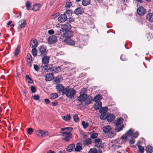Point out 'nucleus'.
Returning <instances> with one entry per match:
<instances>
[{
  "label": "nucleus",
  "instance_id": "nucleus-28",
  "mask_svg": "<svg viewBox=\"0 0 153 153\" xmlns=\"http://www.w3.org/2000/svg\"><path fill=\"white\" fill-rule=\"evenodd\" d=\"M123 119L122 117H120L117 120H115L114 122V123L115 124L116 126H120L123 123Z\"/></svg>",
  "mask_w": 153,
  "mask_h": 153
},
{
  "label": "nucleus",
  "instance_id": "nucleus-3",
  "mask_svg": "<svg viewBox=\"0 0 153 153\" xmlns=\"http://www.w3.org/2000/svg\"><path fill=\"white\" fill-rule=\"evenodd\" d=\"M133 133V131L131 128L125 134V135H123L121 137V138L122 139L123 141L124 142H126L128 138L127 137H130L132 136Z\"/></svg>",
  "mask_w": 153,
  "mask_h": 153
},
{
  "label": "nucleus",
  "instance_id": "nucleus-46",
  "mask_svg": "<svg viewBox=\"0 0 153 153\" xmlns=\"http://www.w3.org/2000/svg\"><path fill=\"white\" fill-rule=\"evenodd\" d=\"M42 130H39L36 131V134L38 137H41V134H42Z\"/></svg>",
  "mask_w": 153,
  "mask_h": 153
},
{
  "label": "nucleus",
  "instance_id": "nucleus-19",
  "mask_svg": "<svg viewBox=\"0 0 153 153\" xmlns=\"http://www.w3.org/2000/svg\"><path fill=\"white\" fill-rule=\"evenodd\" d=\"M115 116L113 114L111 115L110 114H107V119L108 121V122H111L114 120L115 119Z\"/></svg>",
  "mask_w": 153,
  "mask_h": 153
},
{
  "label": "nucleus",
  "instance_id": "nucleus-9",
  "mask_svg": "<svg viewBox=\"0 0 153 153\" xmlns=\"http://www.w3.org/2000/svg\"><path fill=\"white\" fill-rule=\"evenodd\" d=\"M67 16L66 15L65 13H64L63 14H61L58 18V20L60 23L64 22L67 20Z\"/></svg>",
  "mask_w": 153,
  "mask_h": 153
},
{
  "label": "nucleus",
  "instance_id": "nucleus-36",
  "mask_svg": "<svg viewBox=\"0 0 153 153\" xmlns=\"http://www.w3.org/2000/svg\"><path fill=\"white\" fill-rule=\"evenodd\" d=\"M92 100L91 99L90 97H88V96L87 97V98H86L85 101V104L86 105H88L89 104L91 103Z\"/></svg>",
  "mask_w": 153,
  "mask_h": 153
},
{
  "label": "nucleus",
  "instance_id": "nucleus-33",
  "mask_svg": "<svg viewBox=\"0 0 153 153\" xmlns=\"http://www.w3.org/2000/svg\"><path fill=\"white\" fill-rule=\"evenodd\" d=\"M102 99V97L101 96L100 94H98L94 97V100L95 102H100V101Z\"/></svg>",
  "mask_w": 153,
  "mask_h": 153
},
{
  "label": "nucleus",
  "instance_id": "nucleus-7",
  "mask_svg": "<svg viewBox=\"0 0 153 153\" xmlns=\"http://www.w3.org/2000/svg\"><path fill=\"white\" fill-rule=\"evenodd\" d=\"M56 88L58 91L60 93H62L63 95L65 91V88L61 84H58L56 86Z\"/></svg>",
  "mask_w": 153,
  "mask_h": 153
},
{
  "label": "nucleus",
  "instance_id": "nucleus-41",
  "mask_svg": "<svg viewBox=\"0 0 153 153\" xmlns=\"http://www.w3.org/2000/svg\"><path fill=\"white\" fill-rule=\"evenodd\" d=\"M62 118L64 120L67 121L70 119L71 116L69 114H67L66 116H64Z\"/></svg>",
  "mask_w": 153,
  "mask_h": 153
},
{
  "label": "nucleus",
  "instance_id": "nucleus-42",
  "mask_svg": "<svg viewBox=\"0 0 153 153\" xmlns=\"http://www.w3.org/2000/svg\"><path fill=\"white\" fill-rule=\"evenodd\" d=\"M51 98L55 99L58 97V94L56 93H53L50 94Z\"/></svg>",
  "mask_w": 153,
  "mask_h": 153
},
{
  "label": "nucleus",
  "instance_id": "nucleus-11",
  "mask_svg": "<svg viewBox=\"0 0 153 153\" xmlns=\"http://www.w3.org/2000/svg\"><path fill=\"white\" fill-rule=\"evenodd\" d=\"M50 70L53 73H57L61 70V68L59 66H54L50 68Z\"/></svg>",
  "mask_w": 153,
  "mask_h": 153
},
{
  "label": "nucleus",
  "instance_id": "nucleus-21",
  "mask_svg": "<svg viewBox=\"0 0 153 153\" xmlns=\"http://www.w3.org/2000/svg\"><path fill=\"white\" fill-rule=\"evenodd\" d=\"M82 149V143H77L76 145V147H74V149L75 152H78L81 151Z\"/></svg>",
  "mask_w": 153,
  "mask_h": 153
},
{
  "label": "nucleus",
  "instance_id": "nucleus-17",
  "mask_svg": "<svg viewBox=\"0 0 153 153\" xmlns=\"http://www.w3.org/2000/svg\"><path fill=\"white\" fill-rule=\"evenodd\" d=\"M19 26L18 27V29H20L25 27L26 25V21L24 19L21 20L19 22Z\"/></svg>",
  "mask_w": 153,
  "mask_h": 153
},
{
  "label": "nucleus",
  "instance_id": "nucleus-31",
  "mask_svg": "<svg viewBox=\"0 0 153 153\" xmlns=\"http://www.w3.org/2000/svg\"><path fill=\"white\" fill-rule=\"evenodd\" d=\"M146 151L147 153H152L153 151V149L152 146L148 145L146 148Z\"/></svg>",
  "mask_w": 153,
  "mask_h": 153
},
{
  "label": "nucleus",
  "instance_id": "nucleus-34",
  "mask_svg": "<svg viewBox=\"0 0 153 153\" xmlns=\"http://www.w3.org/2000/svg\"><path fill=\"white\" fill-rule=\"evenodd\" d=\"M40 5L39 4H36L34 5L32 9H31L34 11H36L38 10L39 8L40 7Z\"/></svg>",
  "mask_w": 153,
  "mask_h": 153
},
{
  "label": "nucleus",
  "instance_id": "nucleus-52",
  "mask_svg": "<svg viewBox=\"0 0 153 153\" xmlns=\"http://www.w3.org/2000/svg\"><path fill=\"white\" fill-rule=\"evenodd\" d=\"M66 13L68 16H71L72 13V11L71 10H67L66 11Z\"/></svg>",
  "mask_w": 153,
  "mask_h": 153
},
{
  "label": "nucleus",
  "instance_id": "nucleus-58",
  "mask_svg": "<svg viewBox=\"0 0 153 153\" xmlns=\"http://www.w3.org/2000/svg\"><path fill=\"white\" fill-rule=\"evenodd\" d=\"M72 3L71 2H68L66 3L65 5V7L67 8H69L72 5Z\"/></svg>",
  "mask_w": 153,
  "mask_h": 153
},
{
  "label": "nucleus",
  "instance_id": "nucleus-18",
  "mask_svg": "<svg viewBox=\"0 0 153 153\" xmlns=\"http://www.w3.org/2000/svg\"><path fill=\"white\" fill-rule=\"evenodd\" d=\"M42 59V62L43 64L45 65H48V64L49 62V56L45 55L43 56Z\"/></svg>",
  "mask_w": 153,
  "mask_h": 153
},
{
  "label": "nucleus",
  "instance_id": "nucleus-55",
  "mask_svg": "<svg viewBox=\"0 0 153 153\" xmlns=\"http://www.w3.org/2000/svg\"><path fill=\"white\" fill-rule=\"evenodd\" d=\"M33 99L35 100H38L39 98V96L38 95H35L32 96Z\"/></svg>",
  "mask_w": 153,
  "mask_h": 153
},
{
  "label": "nucleus",
  "instance_id": "nucleus-23",
  "mask_svg": "<svg viewBox=\"0 0 153 153\" xmlns=\"http://www.w3.org/2000/svg\"><path fill=\"white\" fill-rule=\"evenodd\" d=\"M111 130V126L107 125L106 126H104L103 128V132L105 133H108Z\"/></svg>",
  "mask_w": 153,
  "mask_h": 153
},
{
  "label": "nucleus",
  "instance_id": "nucleus-27",
  "mask_svg": "<svg viewBox=\"0 0 153 153\" xmlns=\"http://www.w3.org/2000/svg\"><path fill=\"white\" fill-rule=\"evenodd\" d=\"M102 103L101 102H96V103L94 105V109L97 110L100 109V108L102 106Z\"/></svg>",
  "mask_w": 153,
  "mask_h": 153
},
{
  "label": "nucleus",
  "instance_id": "nucleus-6",
  "mask_svg": "<svg viewBox=\"0 0 153 153\" xmlns=\"http://www.w3.org/2000/svg\"><path fill=\"white\" fill-rule=\"evenodd\" d=\"M57 40V37L55 35L49 36L48 39V42L49 44L55 43Z\"/></svg>",
  "mask_w": 153,
  "mask_h": 153
},
{
  "label": "nucleus",
  "instance_id": "nucleus-43",
  "mask_svg": "<svg viewBox=\"0 0 153 153\" xmlns=\"http://www.w3.org/2000/svg\"><path fill=\"white\" fill-rule=\"evenodd\" d=\"M31 6V3L30 1H27L26 4V7L27 9L29 10L30 9Z\"/></svg>",
  "mask_w": 153,
  "mask_h": 153
},
{
  "label": "nucleus",
  "instance_id": "nucleus-13",
  "mask_svg": "<svg viewBox=\"0 0 153 153\" xmlns=\"http://www.w3.org/2000/svg\"><path fill=\"white\" fill-rule=\"evenodd\" d=\"M73 32L70 30H66L65 31L63 34V37L65 38L71 37L73 36Z\"/></svg>",
  "mask_w": 153,
  "mask_h": 153
},
{
  "label": "nucleus",
  "instance_id": "nucleus-20",
  "mask_svg": "<svg viewBox=\"0 0 153 153\" xmlns=\"http://www.w3.org/2000/svg\"><path fill=\"white\" fill-rule=\"evenodd\" d=\"M87 96H88L87 94H82L79 97L78 100L80 102H83L85 101Z\"/></svg>",
  "mask_w": 153,
  "mask_h": 153
},
{
  "label": "nucleus",
  "instance_id": "nucleus-25",
  "mask_svg": "<svg viewBox=\"0 0 153 153\" xmlns=\"http://www.w3.org/2000/svg\"><path fill=\"white\" fill-rule=\"evenodd\" d=\"M91 140L90 138L85 139L83 142V144L84 146H88L92 143Z\"/></svg>",
  "mask_w": 153,
  "mask_h": 153
},
{
  "label": "nucleus",
  "instance_id": "nucleus-48",
  "mask_svg": "<svg viewBox=\"0 0 153 153\" xmlns=\"http://www.w3.org/2000/svg\"><path fill=\"white\" fill-rule=\"evenodd\" d=\"M98 134L96 133L92 134L90 136V137L92 139H94L97 138L98 136Z\"/></svg>",
  "mask_w": 153,
  "mask_h": 153
},
{
  "label": "nucleus",
  "instance_id": "nucleus-64",
  "mask_svg": "<svg viewBox=\"0 0 153 153\" xmlns=\"http://www.w3.org/2000/svg\"><path fill=\"white\" fill-rule=\"evenodd\" d=\"M44 100L46 104H48L50 102V101L48 99H45Z\"/></svg>",
  "mask_w": 153,
  "mask_h": 153
},
{
  "label": "nucleus",
  "instance_id": "nucleus-14",
  "mask_svg": "<svg viewBox=\"0 0 153 153\" xmlns=\"http://www.w3.org/2000/svg\"><path fill=\"white\" fill-rule=\"evenodd\" d=\"M45 77L46 81H50L53 79V73L47 74L45 75Z\"/></svg>",
  "mask_w": 153,
  "mask_h": 153
},
{
  "label": "nucleus",
  "instance_id": "nucleus-29",
  "mask_svg": "<svg viewBox=\"0 0 153 153\" xmlns=\"http://www.w3.org/2000/svg\"><path fill=\"white\" fill-rule=\"evenodd\" d=\"M62 27L65 30V31L66 30H70L71 28V25L68 23L63 24Z\"/></svg>",
  "mask_w": 153,
  "mask_h": 153
},
{
  "label": "nucleus",
  "instance_id": "nucleus-38",
  "mask_svg": "<svg viewBox=\"0 0 153 153\" xmlns=\"http://www.w3.org/2000/svg\"><path fill=\"white\" fill-rule=\"evenodd\" d=\"M31 53L32 55L35 57L37 56V50L36 48H33L31 50Z\"/></svg>",
  "mask_w": 153,
  "mask_h": 153
},
{
  "label": "nucleus",
  "instance_id": "nucleus-39",
  "mask_svg": "<svg viewBox=\"0 0 153 153\" xmlns=\"http://www.w3.org/2000/svg\"><path fill=\"white\" fill-rule=\"evenodd\" d=\"M48 131H45L42 130V134H41V137H45L48 136Z\"/></svg>",
  "mask_w": 153,
  "mask_h": 153
},
{
  "label": "nucleus",
  "instance_id": "nucleus-26",
  "mask_svg": "<svg viewBox=\"0 0 153 153\" xmlns=\"http://www.w3.org/2000/svg\"><path fill=\"white\" fill-rule=\"evenodd\" d=\"M108 111V108L107 107H105L100 108L99 111L101 114H106V112Z\"/></svg>",
  "mask_w": 153,
  "mask_h": 153
},
{
  "label": "nucleus",
  "instance_id": "nucleus-22",
  "mask_svg": "<svg viewBox=\"0 0 153 153\" xmlns=\"http://www.w3.org/2000/svg\"><path fill=\"white\" fill-rule=\"evenodd\" d=\"M146 19L150 22H153V13H149L146 16Z\"/></svg>",
  "mask_w": 153,
  "mask_h": 153
},
{
  "label": "nucleus",
  "instance_id": "nucleus-53",
  "mask_svg": "<svg viewBox=\"0 0 153 153\" xmlns=\"http://www.w3.org/2000/svg\"><path fill=\"white\" fill-rule=\"evenodd\" d=\"M73 119L74 121L76 122H77L79 119L77 115L75 114L73 116Z\"/></svg>",
  "mask_w": 153,
  "mask_h": 153
},
{
  "label": "nucleus",
  "instance_id": "nucleus-54",
  "mask_svg": "<svg viewBox=\"0 0 153 153\" xmlns=\"http://www.w3.org/2000/svg\"><path fill=\"white\" fill-rule=\"evenodd\" d=\"M120 59L121 60L123 61H125L127 59L126 56L124 55H121L120 57Z\"/></svg>",
  "mask_w": 153,
  "mask_h": 153
},
{
  "label": "nucleus",
  "instance_id": "nucleus-32",
  "mask_svg": "<svg viewBox=\"0 0 153 153\" xmlns=\"http://www.w3.org/2000/svg\"><path fill=\"white\" fill-rule=\"evenodd\" d=\"M124 127L123 125L120 126H116L115 128L116 131L117 132H119L121 131L123 129Z\"/></svg>",
  "mask_w": 153,
  "mask_h": 153
},
{
  "label": "nucleus",
  "instance_id": "nucleus-16",
  "mask_svg": "<svg viewBox=\"0 0 153 153\" xmlns=\"http://www.w3.org/2000/svg\"><path fill=\"white\" fill-rule=\"evenodd\" d=\"M84 13V10L82 8L78 7L76 8L74 11V13L76 14L79 15V14H82Z\"/></svg>",
  "mask_w": 153,
  "mask_h": 153
},
{
  "label": "nucleus",
  "instance_id": "nucleus-35",
  "mask_svg": "<svg viewBox=\"0 0 153 153\" xmlns=\"http://www.w3.org/2000/svg\"><path fill=\"white\" fill-rule=\"evenodd\" d=\"M20 47L19 46H18L15 49L13 52V53L15 56H16L20 52Z\"/></svg>",
  "mask_w": 153,
  "mask_h": 153
},
{
  "label": "nucleus",
  "instance_id": "nucleus-30",
  "mask_svg": "<svg viewBox=\"0 0 153 153\" xmlns=\"http://www.w3.org/2000/svg\"><path fill=\"white\" fill-rule=\"evenodd\" d=\"M75 146L74 143H72L69 145L67 148V150L69 152H72Z\"/></svg>",
  "mask_w": 153,
  "mask_h": 153
},
{
  "label": "nucleus",
  "instance_id": "nucleus-57",
  "mask_svg": "<svg viewBox=\"0 0 153 153\" xmlns=\"http://www.w3.org/2000/svg\"><path fill=\"white\" fill-rule=\"evenodd\" d=\"M139 133L138 131H136L135 133L133 134L132 136L133 138H135L137 137V136L139 135Z\"/></svg>",
  "mask_w": 153,
  "mask_h": 153
},
{
  "label": "nucleus",
  "instance_id": "nucleus-49",
  "mask_svg": "<svg viewBox=\"0 0 153 153\" xmlns=\"http://www.w3.org/2000/svg\"><path fill=\"white\" fill-rule=\"evenodd\" d=\"M140 152L141 153H143L144 152V148L141 146L139 145L138 146Z\"/></svg>",
  "mask_w": 153,
  "mask_h": 153
},
{
  "label": "nucleus",
  "instance_id": "nucleus-63",
  "mask_svg": "<svg viewBox=\"0 0 153 153\" xmlns=\"http://www.w3.org/2000/svg\"><path fill=\"white\" fill-rule=\"evenodd\" d=\"M87 88H83L81 90V92L84 94V93L87 91Z\"/></svg>",
  "mask_w": 153,
  "mask_h": 153
},
{
  "label": "nucleus",
  "instance_id": "nucleus-10",
  "mask_svg": "<svg viewBox=\"0 0 153 153\" xmlns=\"http://www.w3.org/2000/svg\"><path fill=\"white\" fill-rule=\"evenodd\" d=\"M71 38V37L65 38L64 42L67 45H72L75 44V42Z\"/></svg>",
  "mask_w": 153,
  "mask_h": 153
},
{
  "label": "nucleus",
  "instance_id": "nucleus-40",
  "mask_svg": "<svg viewBox=\"0 0 153 153\" xmlns=\"http://www.w3.org/2000/svg\"><path fill=\"white\" fill-rule=\"evenodd\" d=\"M64 31H65V30L62 27L59 30L57 31V34L59 35H62Z\"/></svg>",
  "mask_w": 153,
  "mask_h": 153
},
{
  "label": "nucleus",
  "instance_id": "nucleus-37",
  "mask_svg": "<svg viewBox=\"0 0 153 153\" xmlns=\"http://www.w3.org/2000/svg\"><path fill=\"white\" fill-rule=\"evenodd\" d=\"M90 2V0H82V4L83 5L86 6L88 5Z\"/></svg>",
  "mask_w": 153,
  "mask_h": 153
},
{
  "label": "nucleus",
  "instance_id": "nucleus-60",
  "mask_svg": "<svg viewBox=\"0 0 153 153\" xmlns=\"http://www.w3.org/2000/svg\"><path fill=\"white\" fill-rule=\"evenodd\" d=\"M54 82L56 83H59L60 82V80L58 77H56L54 80Z\"/></svg>",
  "mask_w": 153,
  "mask_h": 153
},
{
  "label": "nucleus",
  "instance_id": "nucleus-24",
  "mask_svg": "<svg viewBox=\"0 0 153 153\" xmlns=\"http://www.w3.org/2000/svg\"><path fill=\"white\" fill-rule=\"evenodd\" d=\"M88 153H102L101 150H99L98 151L95 148H91Z\"/></svg>",
  "mask_w": 153,
  "mask_h": 153
},
{
  "label": "nucleus",
  "instance_id": "nucleus-62",
  "mask_svg": "<svg viewBox=\"0 0 153 153\" xmlns=\"http://www.w3.org/2000/svg\"><path fill=\"white\" fill-rule=\"evenodd\" d=\"M48 33L50 35H52L54 33V31L52 30H50L48 31Z\"/></svg>",
  "mask_w": 153,
  "mask_h": 153
},
{
  "label": "nucleus",
  "instance_id": "nucleus-15",
  "mask_svg": "<svg viewBox=\"0 0 153 153\" xmlns=\"http://www.w3.org/2000/svg\"><path fill=\"white\" fill-rule=\"evenodd\" d=\"M27 63L30 67H31L32 64V57L30 53L27 54Z\"/></svg>",
  "mask_w": 153,
  "mask_h": 153
},
{
  "label": "nucleus",
  "instance_id": "nucleus-56",
  "mask_svg": "<svg viewBox=\"0 0 153 153\" xmlns=\"http://www.w3.org/2000/svg\"><path fill=\"white\" fill-rule=\"evenodd\" d=\"M75 18H72V17H69L68 18L67 21L70 23H71L73 22L75 20Z\"/></svg>",
  "mask_w": 153,
  "mask_h": 153
},
{
  "label": "nucleus",
  "instance_id": "nucleus-61",
  "mask_svg": "<svg viewBox=\"0 0 153 153\" xmlns=\"http://www.w3.org/2000/svg\"><path fill=\"white\" fill-rule=\"evenodd\" d=\"M34 69L36 71H38L39 69V67L37 65L34 64L33 65Z\"/></svg>",
  "mask_w": 153,
  "mask_h": 153
},
{
  "label": "nucleus",
  "instance_id": "nucleus-5",
  "mask_svg": "<svg viewBox=\"0 0 153 153\" xmlns=\"http://www.w3.org/2000/svg\"><path fill=\"white\" fill-rule=\"evenodd\" d=\"M94 142L95 143V147L97 148H103L104 144L101 141L100 139L98 138L95 139L94 140Z\"/></svg>",
  "mask_w": 153,
  "mask_h": 153
},
{
  "label": "nucleus",
  "instance_id": "nucleus-45",
  "mask_svg": "<svg viewBox=\"0 0 153 153\" xmlns=\"http://www.w3.org/2000/svg\"><path fill=\"white\" fill-rule=\"evenodd\" d=\"M116 133L114 131H112L109 133L108 137L109 138H112L115 135Z\"/></svg>",
  "mask_w": 153,
  "mask_h": 153
},
{
  "label": "nucleus",
  "instance_id": "nucleus-51",
  "mask_svg": "<svg viewBox=\"0 0 153 153\" xmlns=\"http://www.w3.org/2000/svg\"><path fill=\"white\" fill-rule=\"evenodd\" d=\"M33 132V130L31 128H27V132L29 134H31Z\"/></svg>",
  "mask_w": 153,
  "mask_h": 153
},
{
  "label": "nucleus",
  "instance_id": "nucleus-1",
  "mask_svg": "<svg viewBox=\"0 0 153 153\" xmlns=\"http://www.w3.org/2000/svg\"><path fill=\"white\" fill-rule=\"evenodd\" d=\"M62 131L61 133L62 135V139L63 140L68 142L72 137V134L71 131L73 130V128L71 127H65L61 128Z\"/></svg>",
  "mask_w": 153,
  "mask_h": 153
},
{
  "label": "nucleus",
  "instance_id": "nucleus-59",
  "mask_svg": "<svg viewBox=\"0 0 153 153\" xmlns=\"http://www.w3.org/2000/svg\"><path fill=\"white\" fill-rule=\"evenodd\" d=\"M134 138H133V137H131V138L129 142V143L131 144L134 143L135 142V141L134 140Z\"/></svg>",
  "mask_w": 153,
  "mask_h": 153
},
{
  "label": "nucleus",
  "instance_id": "nucleus-2",
  "mask_svg": "<svg viewBox=\"0 0 153 153\" xmlns=\"http://www.w3.org/2000/svg\"><path fill=\"white\" fill-rule=\"evenodd\" d=\"M76 93V91L73 88H69L68 87L65 88L64 94H65L67 97L70 98L71 99H73Z\"/></svg>",
  "mask_w": 153,
  "mask_h": 153
},
{
  "label": "nucleus",
  "instance_id": "nucleus-50",
  "mask_svg": "<svg viewBox=\"0 0 153 153\" xmlns=\"http://www.w3.org/2000/svg\"><path fill=\"white\" fill-rule=\"evenodd\" d=\"M31 91L33 93L35 92L36 91V87L33 86H32L30 87Z\"/></svg>",
  "mask_w": 153,
  "mask_h": 153
},
{
  "label": "nucleus",
  "instance_id": "nucleus-44",
  "mask_svg": "<svg viewBox=\"0 0 153 153\" xmlns=\"http://www.w3.org/2000/svg\"><path fill=\"white\" fill-rule=\"evenodd\" d=\"M82 124L83 126V128L85 129L87 128L89 125L88 123H85V122L84 121H83L82 122Z\"/></svg>",
  "mask_w": 153,
  "mask_h": 153
},
{
  "label": "nucleus",
  "instance_id": "nucleus-4",
  "mask_svg": "<svg viewBox=\"0 0 153 153\" xmlns=\"http://www.w3.org/2000/svg\"><path fill=\"white\" fill-rule=\"evenodd\" d=\"M46 47L44 45L41 46L39 48V52L40 53V56L42 57L46 55L47 54L48 51L46 50Z\"/></svg>",
  "mask_w": 153,
  "mask_h": 153
},
{
  "label": "nucleus",
  "instance_id": "nucleus-12",
  "mask_svg": "<svg viewBox=\"0 0 153 153\" xmlns=\"http://www.w3.org/2000/svg\"><path fill=\"white\" fill-rule=\"evenodd\" d=\"M38 42L37 40L36 39H32L30 44V47L32 48H36L37 47Z\"/></svg>",
  "mask_w": 153,
  "mask_h": 153
},
{
  "label": "nucleus",
  "instance_id": "nucleus-47",
  "mask_svg": "<svg viewBox=\"0 0 153 153\" xmlns=\"http://www.w3.org/2000/svg\"><path fill=\"white\" fill-rule=\"evenodd\" d=\"M102 114L100 116V119L102 120H104L107 119V114Z\"/></svg>",
  "mask_w": 153,
  "mask_h": 153
},
{
  "label": "nucleus",
  "instance_id": "nucleus-8",
  "mask_svg": "<svg viewBox=\"0 0 153 153\" xmlns=\"http://www.w3.org/2000/svg\"><path fill=\"white\" fill-rule=\"evenodd\" d=\"M137 14L140 16H143L146 13V10L143 7H139L137 10Z\"/></svg>",
  "mask_w": 153,
  "mask_h": 153
}]
</instances>
